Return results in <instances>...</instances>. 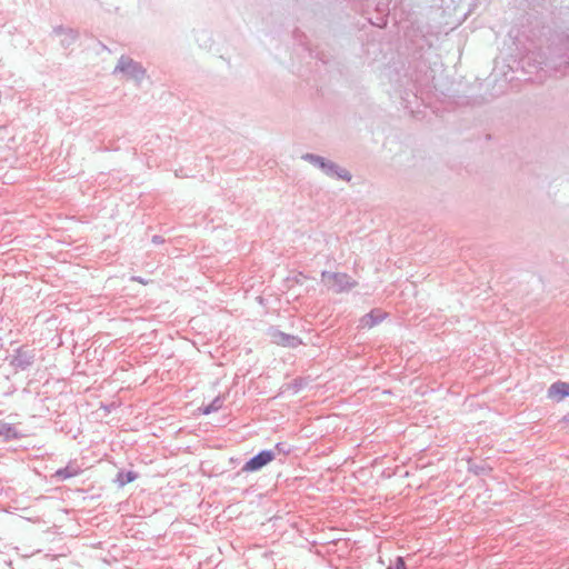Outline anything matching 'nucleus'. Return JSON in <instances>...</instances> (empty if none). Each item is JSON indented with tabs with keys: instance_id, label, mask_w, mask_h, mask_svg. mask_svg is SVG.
<instances>
[{
	"instance_id": "obj_12",
	"label": "nucleus",
	"mask_w": 569,
	"mask_h": 569,
	"mask_svg": "<svg viewBox=\"0 0 569 569\" xmlns=\"http://www.w3.org/2000/svg\"><path fill=\"white\" fill-rule=\"evenodd\" d=\"M164 240L161 236H153L152 237V242L156 243V244H159V243H162Z\"/></svg>"
},
{
	"instance_id": "obj_6",
	"label": "nucleus",
	"mask_w": 569,
	"mask_h": 569,
	"mask_svg": "<svg viewBox=\"0 0 569 569\" xmlns=\"http://www.w3.org/2000/svg\"><path fill=\"white\" fill-rule=\"evenodd\" d=\"M387 317V312L381 309H373L359 320V328L370 329L380 323Z\"/></svg>"
},
{
	"instance_id": "obj_3",
	"label": "nucleus",
	"mask_w": 569,
	"mask_h": 569,
	"mask_svg": "<svg viewBox=\"0 0 569 569\" xmlns=\"http://www.w3.org/2000/svg\"><path fill=\"white\" fill-rule=\"evenodd\" d=\"M321 280L329 289H332L337 293L349 290L356 286V281L346 273L323 271L321 273Z\"/></svg>"
},
{
	"instance_id": "obj_7",
	"label": "nucleus",
	"mask_w": 569,
	"mask_h": 569,
	"mask_svg": "<svg viewBox=\"0 0 569 569\" xmlns=\"http://www.w3.org/2000/svg\"><path fill=\"white\" fill-rule=\"evenodd\" d=\"M53 33L60 38V43L63 48L72 46L78 38V33L70 28L56 27Z\"/></svg>"
},
{
	"instance_id": "obj_1",
	"label": "nucleus",
	"mask_w": 569,
	"mask_h": 569,
	"mask_svg": "<svg viewBox=\"0 0 569 569\" xmlns=\"http://www.w3.org/2000/svg\"><path fill=\"white\" fill-rule=\"evenodd\" d=\"M301 159L319 168L326 176L330 178H337L345 181L351 180V174L348 170L341 168L333 161H330L321 156L313 153H305L301 156Z\"/></svg>"
},
{
	"instance_id": "obj_9",
	"label": "nucleus",
	"mask_w": 569,
	"mask_h": 569,
	"mask_svg": "<svg viewBox=\"0 0 569 569\" xmlns=\"http://www.w3.org/2000/svg\"><path fill=\"white\" fill-rule=\"evenodd\" d=\"M220 407H221V400L219 398H216L210 406H207L203 409H201V413L209 415L212 411H217Z\"/></svg>"
},
{
	"instance_id": "obj_5",
	"label": "nucleus",
	"mask_w": 569,
	"mask_h": 569,
	"mask_svg": "<svg viewBox=\"0 0 569 569\" xmlns=\"http://www.w3.org/2000/svg\"><path fill=\"white\" fill-rule=\"evenodd\" d=\"M547 396L550 400L560 402L569 397V382L557 381L553 382L547 392Z\"/></svg>"
},
{
	"instance_id": "obj_8",
	"label": "nucleus",
	"mask_w": 569,
	"mask_h": 569,
	"mask_svg": "<svg viewBox=\"0 0 569 569\" xmlns=\"http://www.w3.org/2000/svg\"><path fill=\"white\" fill-rule=\"evenodd\" d=\"M270 336L272 341L277 345L286 347H296L300 343V340L297 337L283 333L278 330H272Z\"/></svg>"
},
{
	"instance_id": "obj_2",
	"label": "nucleus",
	"mask_w": 569,
	"mask_h": 569,
	"mask_svg": "<svg viewBox=\"0 0 569 569\" xmlns=\"http://www.w3.org/2000/svg\"><path fill=\"white\" fill-rule=\"evenodd\" d=\"M113 73H122L127 77V79L136 82L137 86L146 78V69L138 61H134L130 57L121 56L118 60V63L113 70Z\"/></svg>"
},
{
	"instance_id": "obj_11",
	"label": "nucleus",
	"mask_w": 569,
	"mask_h": 569,
	"mask_svg": "<svg viewBox=\"0 0 569 569\" xmlns=\"http://www.w3.org/2000/svg\"><path fill=\"white\" fill-rule=\"evenodd\" d=\"M393 569H407L402 557H398Z\"/></svg>"
},
{
	"instance_id": "obj_10",
	"label": "nucleus",
	"mask_w": 569,
	"mask_h": 569,
	"mask_svg": "<svg viewBox=\"0 0 569 569\" xmlns=\"http://www.w3.org/2000/svg\"><path fill=\"white\" fill-rule=\"evenodd\" d=\"M72 476H73V473L69 472L67 469H59L56 472V477H58L59 479H67V478H70Z\"/></svg>"
},
{
	"instance_id": "obj_13",
	"label": "nucleus",
	"mask_w": 569,
	"mask_h": 569,
	"mask_svg": "<svg viewBox=\"0 0 569 569\" xmlns=\"http://www.w3.org/2000/svg\"><path fill=\"white\" fill-rule=\"evenodd\" d=\"M132 279H133V280H136V281H139V282L143 283V280H142L141 278H139V277H133Z\"/></svg>"
},
{
	"instance_id": "obj_4",
	"label": "nucleus",
	"mask_w": 569,
	"mask_h": 569,
	"mask_svg": "<svg viewBox=\"0 0 569 569\" xmlns=\"http://www.w3.org/2000/svg\"><path fill=\"white\" fill-rule=\"evenodd\" d=\"M274 459V455L272 451H261L257 456H254L252 459H250L246 465L243 466L242 470L244 472H252L256 471L269 462H271Z\"/></svg>"
}]
</instances>
